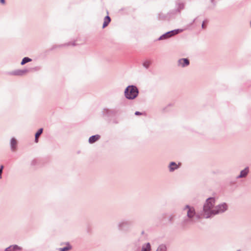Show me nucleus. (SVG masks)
<instances>
[{"label":"nucleus","mask_w":251,"mask_h":251,"mask_svg":"<svg viewBox=\"0 0 251 251\" xmlns=\"http://www.w3.org/2000/svg\"><path fill=\"white\" fill-rule=\"evenodd\" d=\"M156 251H167V247L164 244L160 245Z\"/></svg>","instance_id":"nucleus-12"},{"label":"nucleus","mask_w":251,"mask_h":251,"mask_svg":"<svg viewBox=\"0 0 251 251\" xmlns=\"http://www.w3.org/2000/svg\"><path fill=\"white\" fill-rule=\"evenodd\" d=\"M249 172V167H246L244 170L240 172L239 175L236 176V178L239 179L241 178H244L247 176Z\"/></svg>","instance_id":"nucleus-7"},{"label":"nucleus","mask_w":251,"mask_h":251,"mask_svg":"<svg viewBox=\"0 0 251 251\" xmlns=\"http://www.w3.org/2000/svg\"><path fill=\"white\" fill-rule=\"evenodd\" d=\"M214 0H211V1L212 2H213Z\"/></svg>","instance_id":"nucleus-27"},{"label":"nucleus","mask_w":251,"mask_h":251,"mask_svg":"<svg viewBox=\"0 0 251 251\" xmlns=\"http://www.w3.org/2000/svg\"><path fill=\"white\" fill-rule=\"evenodd\" d=\"M182 31V29H175V30H173L169 31V32L164 34L162 36H161L159 38L158 40H161L167 39V38H168L174 35L177 34L178 33L181 32Z\"/></svg>","instance_id":"nucleus-5"},{"label":"nucleus","mask_w":251,"mask_h":251,"mask_svg":"<svg viewBox=\"0 0 251 251\" xmlns=\"http://www.w3.org/2000/svg\"><path fill=\"white\" fill-rule=\"evenodd\" d=\"M180 164H177L174 162H172L170 163L169 166V171L172 172L179 168Z\"/></svg>","instance_id":"nucleus-8"},{"label":"nucleus","mask_w":251,"mask_h":251,"mask_svg":"<svg viewBox=\"0 0 251 251\" xmlns=\"http://www.w3.org/2000/svg\"><path fill=\"white\" fill-rule=\"evenodd\" d=\"M138 88L134 85H129L124 92V95L126 99L130 100L135 99L138 95Z\"/></svg>","instance_id":"nucleus-3"},{"label":"nucleus","mask_w":251,"mask_h":251,"mask_svg":"<svg viewBox=\"0 0 251 251\" xmlns=\"http://www.w3.org/2000/svg\"><path fill=\"white\" fill-rule=\"evenodd\" d=\"M151 246L150 243H147L142 246L141 251H151Z\"/></svg>","instance_id":"nucleus-9"},{"label":"nucleus","mask_w":251,"mask_h":251,"mask_svg":"<svg viewBox=\"0 0 251 251\" xmlns=\"http://www.w3.org/2000/svg\"><path fill=\"white\" fill-rule=\"evenodd\" d=\"M227 209L228 205L225 202H223L216 205L213 212V216L225 212L227 210Z\"/></svg>","instance_id":"nucleus-4"},{"label":"nucleus","mask_w":251,"mask_h":251,"mask_svg":"<svg viewBox=\"0 0 251 251\" xmlns=\"http://www.w3.org/2000/svg\"><path fill=\"white\" fill-rule=\"evenodd\" d=\"M100 138V135H96L90 137L89 139V142L90 143L92 144L98 141Z\"/></svg>","instance_id":"nucleus-10"},{"label":"nucleus","mask_w":251,"mask_h":251,"mask_svg":"<svg viewBox=\"0 0 251 251\" xmlns=\"http://www.w3.org/2000/svg\"><path fill=\"white\" fill-rule=\"evenodd\" d=\"M71 247L70 245H68L67 247L65 248H61L59 249L60 251H68L71 249Z\"/></svg>","instance_id":"nucleus-17"},{"label":"nucleus","mask_w":251,"mask_h":251,"mask_svg":"<svg viewBox=\"0 0 251 251\" xmlns=\"http://www.w3.org/2000/svg\"><path fill=\"white\" fill-rule=\"evenodd\" d=\"M30 61H31V59H30V58H28V57H25V58L23 59V60H22V62H21V64H22V65H24V64H25L26 63H27V62H30Z\"/></svg>","instance_id":"nucleus-15"},{"label":"nucleus","mask_w":251,"mask_h":251,"mask_svg":"<svg viewBox=\"0 0 251 251\" xmlns=\"http://www.w3.org/2000/svg\"><path fill=\"white\" fill-rule=\"evenodd\" d=\"M178 8L180 9H183L184 8V4H179Z\"/></svg>","instance_id":"nucleus-19"},{"label":"nucleus","mask_w":251,"mask_h":251,"mask_svg":"<svg viewBox=\"0 0 251 251\" xmlns=\"http://www.w3.org/2000/svg\"><path fill=\"white\" fill-rule=\"evenodd\" d=\"M12 251H21V249L19 247L15 245L12 246Z\"/></svg>","instance_id":"nucleus-16"},{"label":"nucleus","mask_w":251,"mask_h":251,"mask_svg":"<svg viewBox=\"0 0 251 251\" xmlns=\"http://www.w3.org/2000/svg\"><path fill=\"white\" fill-rule=\"evenodd\" d=\"M135 114L136 115H141V113L140 112H139V111H136V112L135 113Z\"/></svg>","instance_id":"nucleus-23"},{"label":"nucleus","mask_w":251,"mask_h":251,"mask_svg":"<svg viewBox=\"0 0 251 251\" xmlns=\"http://www.w3.org/2000/svg\"><path fill=\"white\" fill-rule=\"evenodd\" d=\"M42 132H43V129L42 128H40L37 131V132L36 133V134H35V141L36 143H37L38 142V138L40 136V135L42 134Z\"/></svg>","instance_id":"nucleus-14"},{"label":"nucleus","mask_w":251,"mask_h":251,"mask_svg":"<svg viewBox=\"0 0 251 251\" xmlns=\"http://www.w3.org/2000/svg\"><path fill=\"white\" fill-rule=\"evenodd\" d=\"M183 211L186 214L187 218L182 221L183 226H187L195 222V220L200 218L199 215L196 214L194 207L189 205H186L183 208Z\"/></svg>","instance_id":"nucleus-1"},{"label":"nucleus","mask_w":251,"mask_h":251,"mask_svg":"<svg viewBox=\"0 0 251 251\" xmlns=\"http://www.w3.org/2000/svg\"><path fill=\"white\" fill-rule=\"evenodd\" d=\"M3 168V166H1V167L0 168V178H1V175L2 172Z\"/></svg>","instance_id":"nucleus-21"},{"label":"nucleus","mask_w":251,"mask_h":251,"mask_svg":"<svg viewBox=\"0 0 251 251\" xmlns=\"http://www.w3.org/2000/svg\"><path fill=\"white\" fill-rule=\"evenodd\" d=\"M0 1L2 4H4L5 2L4 0H0Z\"/></svg>","instance_id":"nucleus-24"},{"label":"nucleus","mask_w":251,"mask_h":251,"mask_svg":"<svg viewBox=\"0 0 251 251\" xmlns=\"http://www.w3.org/2000/svg\"><path fill=\"white\" fill-rule=\"evenodd\" d=\"M27 72V71L26 70H25V71H21V72L19 74V75H22V74H25V73H26Z\"/></svg>","instance_id":"nucleus-22"},{"label":"nucleus","mask_w":251,"mask_h":251,"mask_svg":"<svg viewBox=\"0 0 251 251\" xmlns=\"http://www.w3.org/2000/svg\"><path fill=\"white\" fill-rule=\"evenodd\" d=\"M216 199L210 197L206 199L203 206V212L205 218H209L213 216V212L215 208Z\"/></svg>","instance_id":"nucleus-2"},{"label":"nucleus","mask_w":251,"mask_h":251,"mask_svg":"<svg viewBox=\"0 0 251 251\" xmlns=\"http://www.w3.org/2000/svg\"><path fill=\"white\" fill-rule=\"evenodd\" d=\"M189 65V61L187 58H181L178 60V66L181 67H185Z\"/></svg>","instance_id":"nucleus-6"},{"label":"nucleus","mask_w":251,"mask_h":251,"mask_svg":"<svg viewBox=\"0 0 251 251\" xmlns=\"http://www.w3.org/2000/svg\"><path fill=\"white\" fill-rule=\"evenodd\" d=\"M143 65L145 68H148L150 66V62L149 61H146L144 63Z\"/></svg>","instance_id":"nucleus-18"},{"label":"nucleus","mask_w":251,"mask_h":251,"mask_svg":"<svg viewBox=\"0 0 251 251\" xmlns=\"http://www.w3.org/2000/svg\"><path fill=\"white\" fill-rule=\"evenodd\" d=\"M124 224H125V225H127V223H124Z\"/></svg>","instance_id":"nucleus-26"},{"label":"nucleus","mask_w":251,"mask_h":251,"mask_svg":"<svg viewBox=\"0 0 251 251\" xmlns=\"http://www.w3.org/2000/svg\"><path fill=\"white\" fill-rule=\"evenodd\" d=\"M109 22H110V17L108 16H107L104 19V22H103V25H102V28H104V27L107 26Z\"/></svg>","instance_id":"nucleus-13"},{"label":"nucleus","mask_w":251,"mask_h":251,"mask_svg":"<svg viewBox=\"0 0 251 251\" xmlns=\"http://www.w3.org/2000/svg\"><path fill=\"white\" fill-rule=\"evenodd\" d=\"M5 251H12V246H10L7 248H6Z\"/></svg>","instance_id":"nucleus-20"},{"label":"nucleus","mask_w":251,"mask_h":251,"mask_svg":"<svg viewBox=\"0 0 251 251\" xmlns=\"http://www.w3.org/2000/svg\"><path fill=\"white\" fill-rule=\"evenodd\" d=\"M17 145V142L16 140L14 138H12L11 140V149L13 151H15L16 149V147Z\"/></svg>","instance_id":"nucleus-11"},{"label":"nucleus","mask_w":251,"mask_h":251,"mask_svg":"<svg viewBox=\"0 0 251 251\" xmlns=\"http://www.w3.org/2000/svg\"><path fill=\"white\" fill-rule=\"evenodd\" d=\"M201 26H202V28H204V24H203V23L202 24V25H201Z\"/></svg>","instance_id":"nucleus-25"}]
</instances>
